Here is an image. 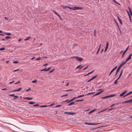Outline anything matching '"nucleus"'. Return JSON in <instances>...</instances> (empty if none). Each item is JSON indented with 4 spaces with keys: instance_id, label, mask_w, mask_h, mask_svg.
<instances>
[{
    "instance_id": "37998d69",
    "label": "nucleus",
    "mask_w": 132,
    "mask_h": 132,
    "mask_svg": "<svg viewBox=\"0 0 132 132\" xmlns=\"http://www.w3.org/2000/svg\"><path fill=\"white\" fill-rule=\"evenodd\" d=\"M104 91V90H103L102 91L101 89H100V94L102 92H103Z\"/></svg>"
},
{
    "instance_id": "aec40b11",
    "label": "nucleus",
    "mask_w": 132,
    "mask_h": 132,
    "mask_svg": "<svg viewBox=\"0 0 132 132\" xmlns=\"http://www.w3.org/2000/svg\"><path fill=\"white\" fill-rule=\"evenodd\" d=\"M119 79L118 78L116 80H115L114 82V84H117L118 83V80Z\"/></svg>"
},
{
    "instance_id": "39448f33",
    "label": "nucleus",
    "mask_w": 132,
    "mask_h": 132,
    "mask_svg": "<svg viewBox=\"0 0 132 132\" xmlns=\"http://www.w3.org/2000/svg\"><path fill=\"white\" fill-rule=\"evenodd\" d=\"M132 55V54H130V55H129L128 57L126 59V62H127V61H128L129 60H130L131 59V55Z\"/></svg>"
},
{
    "instance_id": "b1692460",
    "label": "nucleus",
    "mask_w": 132,
    "mask_h": 132,
    "mask_svg": "<svg viewBox=\"0 0 132 132\" xmlns=\"http://www.w3.org/2000/svg\"><path fill=\"white\" fill-rule=\"evenodd\" d=\"M84 95H80L76 97L77 98H78L80 97H84Z\"/></svg>"
},
{
    "instance_id": "5701e85b",
    "label": "nucleus",
    "mask_w": 132,
    "mask_h": 132,
    "mask_svg": "<svg viewBox=\"0 0 132 132\" xmlns=\"http://www.w3.org/2000/svg\"><path fill=\"white\" fill-rule=\"evenodd\" d=\"M47 68H45L44 69H43L42 70H40V71H47Z\"/></svg>"
},
{
    "instance_id": "72a5a7b5",
    "label": "nucleus",
    "mask_w": 132,
    "mask_h": 132,
    "mask_svg": "<svg viewBox=\"0 0 132 132\" xmlns=\"http://www.w3.org/2000/svg\"><path fill=\"white\" fill-rule=\"evenodd\" d=\"M11 38V37H10L9 36H7L5 38L6 39H8L9 38Z\"/></svg>"
},
{
    "instance_id": "e433bc0d",
    "label": "nucleus",
    "mask_w": 132,
    "mask_h": 132,
    "mask_svg": "<svg viewBox=\"0 0 132 132\" xmlns=\"http://www.w3.org/2000/svg\"><path fill=\"white\" fill-rule=\"evenodd\" d=\"M21 88H20L18 89H16L17 91H19L21 90Z\"/></svg>"
},
{
    "instance_id": "1a4fd4ad",
    "label": "nucleus",
    "mask_w": 132,
    "mask_h": 132,
    "mask_svg": "<svg viewBox=\"0 0 132 132\" xmlns=\"http://www.w3.org/2000/svg\"><path fill=\"white\" fill-rule=\"evenodd\" d=\"M127 92L126 90H125V91L123 92L122 93H121L120 95V96H123Z\"/></svg>"
},
{
    "instance_id": "680f3d73",
    "label": "nucleus",
    "mask_w": 132,
    "mask_h": 132,
    "mask_svg": "<svg viewBox=\"0 0 132 132\" xmlns=\"http://www.w3.org/2000/svg\"><path fill=\"white\" fill-rule=\"evenodd\" d=\"M68 101V99H67V100H66L64 101H63L62 102H67Z\"/></svg>"
},
{
    "instance_id": "f704fd0d",
    "label": "nucleus",
    "mask_w": 132,
    "mask_h": 132,
    "mask_svg": "<svg viewBox=\"0 0 132 132\" xmlns=\"http://www.w3.org/2000/svg\"><path fill=\"white\" fill-rule=\"evenodd\" d=\"M6 35H11V33L9 32H7L5 34Z\"/></svg>"
},
{
    "instance_id": "09e8293b",
    "label": "nucleus",
    "mask_w": 132,
    "mask_h": 132,
    "mask_svg": "<svg viewBox=\"0 0 132 132\" xmlns=\"http://www.w3.org/2000/svg\"><path fill=\"white\" fill-rule=\"evenodd\" d=\"M61 106V105H56L55 106V107H56V108H57V107H60Z\"/></svg>"
},
{
    "instance_id": "c03bdc74",
    "label": "nucleus",
    "mask_w": 132,
    "mask_h": 132,
    "mask_svg": "<svg viewBox=\"0 0 132 132\" xmlns=\"http://www.w3.org/2000/svg\"><path fill=\"white\" fill-rule=\"evenodd\" d=\"M68 96V95L67 94H65V95H63L62 96H61V97H63L67 96Z\"/></svg>"
},
{
    "instance_id": "7c9ffc66",
    "label": "nucleus",
    "mask_w": 132,
    "mask_h": 132,
    "mask_svg": "<svg viewBox=\"0 0 132 132\" xmlns=\"http://www.w3.org/2000/svg\"><path fill=\"white\" fill-rule=\"evenodd\" d=\"M31 38V37L30 36L28 37L27 38H26L24 39V40L26 41L28 40L30 38Z\"/></svg>"
},
{
    "instance_id": "a878e982",
    "label": "nucleus",
    "mask_w": 132,
    "mask_h": 132,
    "mask_svg": "<svg viewBox=\"0 0 132 132\" xmlns=\"http://www.w3.org/2000/svg\"><path fill=\"white\" fill-rule=\"evenodd\" d=\"M53 11L58 16L60 17V15L58 14L57 13H56L55 11L53 10Z\"/></svg>"
},
{
    "instance_id": "dca6fc26",
    "label": "nucleus",
    "mask_w": 132,
    "mask_h": 132,
    "mask_svg": "<svg viewBox=\"0 0 132 132\" xmlns=\"http://www.w3.org/2000/svg\"><path fill=\"white\" fill-rule=\"evenodd\" d=\"M131 93H132V91L130 92L129 93H128L127 94H126L123 97H126V96H127L129 95V94H131Z\"/></svg>"
},
{
    "instance_id": "c9c22d12",
    "label": "nucleus",
    "mask_w": 132,
    "mask_h": 132,
    "mask_svg": "<svg viewBox=\"0 0 132 132\" xmlns=\"http://www.w3.org/2000/svg\"><path fill=\"white\" fill-rule=\"evenodd\" d=\"M37 81V80H32V83H36Z\"/></svg>"
},
{
    "instance_id": "a211bd4d",
    "label": "nucleus",
    "mask_w": 132,
    "mask_h": 132,
    "mask_svg": "<svg viewBox=\"0 0 132 132\" xmlns=\"http://www.w3.org/2000/svg\"><path fill=\"white\" fill-rule=\"evenodd\" d=\"M127 13L128 14V16H129V19H130V21H131V17L130 16V14H129V12H128V11L127 10Z\"/></svg>"
},
{
    "instance_id": "49530a36",
    "label": "nucleus",
    "mask_w": 132,
    "mask_h": 132,
    "mask_svg": "<svg viewBox=\"0 0 132 132\" xmlns=\"http://www.w3.org/2000/svg\"><path fill=\"white\" fill-rule=\"evenodd\" d=\"M33 106H39V105L38 104H36L34 105H33Z\"/></svg>"
},
{
    "instance_id": "7ed1b4c3",
    "label": "nucleus",
    "mask_w": 132,
    "mask_h": 132,
    "mask_svg": "<svg viewBox=\"0 0 132 132\" xmlns=\"http://www.w3.org/2000/svg\"><path fill=\"white\" fill-rule=\"evenodd\" d=\"M115 96V94H111L110 95L104 97H102V98H106L109 97H112Z\"/></svg>"
},
{
    "instance_id": "473e14b6",
    "label": "nucleus",
    "mask_w": 132,
    "mask_h": 132,
    "mask_svg": "<svg viewBox=\"0 0 132 132\" xmlns=\"http://www.w3.org/2000/svg\"><path fill=\"white\" fill-rule=\"evenodd\" d=\"M129 103V102H128V101H125L123 102H122V104L125 103Z\"/></svg>"
},
{
    "instance_id": "13d9d810",
    "label": "nucleus",
    "mask_w": 132,
    "mask_h": 132,
    "mask_svg": "<svg viewBox=\"0 0 132 132\" xmlns=\"http://www.w3.org/2000/svg\"><path fill=\"white\" fill-rule=\"evenodd\" d=\"M105 126H100V127H99V128H100V129H101V128H102V127H105Z\"/></svg>"
},
{
    "instance_id": "ea45409f",
    "label": "nucleus",
    "mask_w": 132,
    "mask_h": 132,
    "mask_svg": "<svg viewBox=\"0 0 132 132\" xmlns=\"http://www.w3.org/2000/svg\"><path fill=\"white\" fill-rule=\"evenodd\" d=\"M113 1L115 3H116L117 4H118L119 5H120V4H119V3H118L115 0H113Z\"/></svg>"
},
{
    "instance_id": "864d4df0",
    "label": "nucleus",
    "mask_w": 132,
    "mask_h": 132,
    "mask_svg": "<svg viewBox=\"0 0 132 132\" xmlns=\"http://www.w3.org/2000/svg\"><path fill=\"white\" fill-rule=\"evenodd\" d=\"M122 74H121V73H120L119 75V76L118 78L119 79L120 78V77L121 76Z\"/></svg>"
},
{
    "instance_id": "4468645a",
    "label": "nucleus",
    "mask_w": 132,
    "mask_h": 132,
    "mask_svg": "<svg viewBox=\"0 0 132 132\" xmlns=\"http://www.w3.org/2000/svg\"><path fill=\"white\" fill-rule=\"evenodd\" d=\"M77 98L76 97H75L73 98L72 99L70 100L68 102H67V103H69L72 101H73L75 99Z\"/></svg>"
},
{
    "instance_id": "69168bd1",
    "label": "nucleus",
    "mask_w": 132,
    "mask_h": 132,
    "mask_svg": "<svg viewBox=\"0 0 132 132\" xmlns=\"http://www.w3.org/2000/svg\"><path fill=\"white\" fill-rule=\"evenodd\" d=\"M48 64L47 63H46L45 64H44L43 66H45V67H46V66Z\"/></svg>"
},
{
    "instance_id": "0eeeda50",
    "label": "nucleus",
    "mask_w": 132,
    "mask_h": 132,
    "mask_svg": "<svg viewBox=\"0 0 132 132\" xmlns=\"http://www.w3.org/2000/svg\"><path fill=\"white\" fill-rule=\"evenodd\" d=\"M109 44V42H107L106 43V47L105 48V51H104L105 52L107 50L108 48Z\"/></svg>"
},
{
    "instance_id": "338daca9",
    "label": "nucleus",
    "mask_w": 132,
    "mask_h": 132,
    "mask_svg": "<svg viewBox=\"0 0 132 132\" xmlns=\"http://www.w3.org/2000/svg\"><path fill=\"white\" fill-rule=\"evenodd\" d=\"M20 82L19 81H18V82L15 83V84L16 85V84H18V83H19Z\"/></svg>"
},
{
    "instance_id": "412c9836",
    "label": "nucleus",
    "mask_w": 132,
    "mask_h": 132,
    "mask_svg": "<svg viewBox=\"0 0 132 132\" xmlns=\"http://www.w3.org/2000/svg\"><path fill=\"white\" fill-rule=\"evenodd\" d=\"M25 99H27L28 100H30L32 99V97L30 98L29 97H27L25 98Z\"/></svg>"
},
{
    "instance_id": "2eb2a0df",
    "label": "nucleus",
    "mask_w": 132,
    "mask_h": 132,
    "mask_svg": "<svg viewBox=\"0 0 132 132\" xmlns=\"http://www.w3.org/2000/svg\"><path fill=\"white\" fill-rule=\"evenodd\" d=\"M121 68V67H118V68L117 69L116 71V74H115V75H116L117 73H118V71H119V70L120 68Z\"/></svg>"
},
{
    "instance_id": "f3484780",
    "label": "nucleus",
    "mask_w": 132,
    "mask_h": 132,
    "mask_svg": "<svg viewBox=\"0 0 132 132\" xmlns=\"http://www.w3.org/2000/svg\"><path fill=\"white\" fill-rule=\"evenodd\" d=\"M118 19L120 23V24H121V25H122V21L120 19V18L119 17H118Z\"/></svg>"
},
{
    "instance_id": "6ab92c4d",
    "label": "nucleus",
    "mask_w": 132,
    "mask_h": 132,
    "mask_svg": "<svg viewBox=\"0 0 132 132\" xmlns=\"http://www.w3.org/2000/svg\"><path fill=\"white\" fill-rule=\"evenodd\" d=\"M94 71V70H93L92 71L88 73L87 74L85 75L84 76H88L89 75V74H91V73H92V72H93Z\"/></svg>"
},
{
    "instance_id": "423d86ee",
    "label": "nucleus",
    "mask_w": 132,
    "mask_h": 132,
    "mask_svg": "<svg viewBox=\"0 0 132 132\" xmlns=\"http://www.w3.org/2000/svg\"><path fill=\"white\" fill-rule=\"evenodd\" d=\"M109 44V42H107L106 43V47L105 48V51H104L105 52L107 50L108 48Z\"/></svg>"
},
{
    "instance_id": "a18cd8bd",
    "label": "nucleus",
    "mask_w": 132,
    "mask_h": 132,
    "mask_svg": "<svg viewBox=\"0 0 132 132\" xmlns=\"http://www.w3.org/2000/svg\"><path fill=\"white\" fill-rule=\"evenodd\" d=\"M128 102H129V103H132V99H131L130 100H128Z\"/></svg>"
},
{
    "instance_id": "58836bf2",
    "label": "nucleus",
    "mask_w": 132,
    "mask_h": 132,
    "mask_svg": "<svg viewBox=\"0 0 132 132\" xmlns=\"http://www.w3.org/2000/svg\"><path fill=\"white\" fill-rule=\"evenodd\" d=\"M41 58L40 57H38L36 59V60L38 61L40 59H41Z\"/></svg>"
},
{
    "instance_id": "0e129e2a",
    "label": "nucleus",
    "mask_w": 132,
    "mask_h": 132,
    "mask_svg": "<svg viewBox=\"0 0 132 132\" xmlns=\"http://www.w3.org/2000/svg\"><path fill=\"white\" fill-rule=\"evenodd\" d=\"M10 96H14V94H10Z\"/></svg>"
},
{
    "instance_id": "774afa93",
    "label": "nucleus",
    "mask_w": 132,
    "mask_h": 132,
    "mask_svg": "<svg viewBox=\"0 0 132 132\" xmlns=\"http://www.w3.org/2000/svg\"><path fill=\"white\" fill-rule=\"evenodd\" d=\"M123 70H122L121 71L120 73L121 74H122L123 72Z\"/></svg>"
},
{
    "instance_id": "f03ea898",
    "label": "nucleus",
    "mask_w": 132,
    "mask_h": 132,
    "mask_svg": "<svg viewBox=\"0 0 132 132\" xmlns=\"http://www.w3.org/2000/svg\"><path fill=\"white\" fill-rule=\"evenodd\" d=\"M72 57L76 59L78 61H81L83 60L82 58L78 56H73Z\"/></svg>"
},
{
    "instance_id": "6e6d98bb",
    "label": "nucleus",
    "mask_w": 132,
    "mask_h": 132,
    "mask_svg": "<svg viewBox=\"0 0 132 132\" xmlns=\"http://www.w3.org/2000/svg\"><path fill=\"white\" fill-rule=\"evenodd\" d=\"M51 68V67H49L47 69V71H48Z\"/></svg>"
},
{
    "instance_id": "4c0bfd02",
    "label": "nucleus",
    "mask_w": 132,
    "mask_h": 132,
    "mask_svg": "<svg viewBox=\"0 0 132 132\" xmlns=\"http://www.w3.org/2000/svg\"><path fill=\"white\" fill-rule=\"evenodd\" d=\"M72 90H73L72 89H69L65 90V91H72Z\"/></svg>"
},
{
    "instance_id": "20e7f679",
    "label": "nucleus",
    "mask_w": 132,
    "mask_h": 132,
    "mask_svg": "<svg viewBox=\"0 0 132 132\" xmlns=\"http://www.w3.org/2000/svg\"><path fill=\"white\" fill-rule=\"evenodd\" d=\"M64 113H65L69 114L71 115H74V114H75V113L74 112H64Z\"/></svg>"
},
{
    "instance_id": "2f4dec72",
    "label": "nucleus",
    "mask_w": 132,
    "mask_h": 132,
    "mask_svg": "<svg viewBox=\"0 0 132 132\" xmlns=\"http://www.w3.org/2000/svg\"><path fill=\"white\" fill-rule=\"evenodd\" d=\"M114 70L113 69L111 70V72H110L109 74V76H110V75L111 74V73L113 72V71H114Z\"/></svg>"
},
{
    "instance_id": "de8ad7c7",
    "label": "nucleus",
    "mask_w": 132,
    "mask_h": 132,
    "mask_svg": "<svg viewBox=\"0 0 132 132\" xmlns=\"http://www.w3.org/2000/svg\"><path fill=\"white\" fill-rule=\"evenodd\" d=\"M18 61H14L13 62V63H18Z\"/></svg>"
},
{
    "instance_id": "cd10ccee",
    "label": "nucleus",
    "mask_w": 132,
    "mask_h": 132,
    "mask_svg": "<svg viewBox=\"0 0 132 132\" xmlns=\"http://www.w3.org/2000/svg\"><path fill=\"white\" fill-rule=\"evenodd\" d=\"M84 100L83 99H81V100H77L76 101V102H81L83 101Z\"/></svg>"
},
{
    "instance_id": "5fc2aeb1",
    "label": "nucleus",
    "mask_w": 132,
    "mask_h": 132,
    "mask_svg": "<svg viewBox=\"0 0 132 132\" xmlns=\"http://www.w3.org/2000/svg\"><path fill=\"white\" fill-rule=\"evenodd\" d=\"M88 67V66H87V67H85V68H84L83 69V70H85L87 68V67Z\"/></svg>"
},
{
    "instance_id": "a19ab883",
    "label": "nucleus",
    "mask_w": 132,
    "mask_h": 132,
    "mask_svg": "<svg viewBox=\"0 0 132 132\" xmlns=\"http://www.w3.org/2000/svg\"><path fill=\"white\" fill-rule=\"evenodd\" d=\"M107 109H104V110H103L102 111H100V113L101 112H102L104 111H105V110H107Z\"/></svg>"
},
{
    "instance_id": "4be33fe9",
    "label": "nucleus",
    "mask_w": 132,
    "mask_h": 132,
    "mask_svg": "<svg viewBox=\"0 0 132 132\" xmlns=\"http://www.w3.org/2000/svg\"><path fill=\"white\" fill-rule=\"evenodd\" d=\"M48 106L47 105H42L40 106V107L41 108H46Z\"/></svg>"
},
{
    "instance_id": "c756f323",
    "label": "nucleus",
    "mask_w": 132,
    "mask_h": 132,
    "mask_svg": "<svg viewBox=\"0 0 132 132\" xmlns=\"http://www.w3.org/2000/svg\"><path fill=\"white\" fill-rule=\"evenodd\" d=\"M5 49V47H2L0 48V51H3Z\"/></svg>"
},
{
    "instance_id": "9d476101",
    "label": "nucleus",
    "mask_w": 132,
    "mask_h": 132,
    "mask_svg": "<svg viewBox=\"0 0 132 132\" xmlns=\"http://www.w3.org/2000/svg\"><path fill=\"white\" fill-rule=\"evenodd\" d=\"M129 46H128L127 48L124 51V52L123 53V54L122 55V58L123 57L124 55L125 54L126 52L127 51L128 49V48Z\"/></svg>"
},
{
    "instance_id": "3c124183",
    "label": "nucleus",
    "mask_w": 132,
    "mask_h": 132,
    "mask_svg": "<svg viewBox=\"0 0 132 132\" xmlns=\"http://www.w3.org/2000/svg\"><path fill=\"white\" fill-rule=\"evenodd\" d=\"M54 69H53L52 70L50 71L49 73H50L52 72H53L54 71Z\"/></svg>"
},
{
    "instance_id": "f257e3e1",
    "label": "nucleus",
    "mask_w": 132,
    "mask_h": 132,
    "mask_svg": "<svg viewBox=\"0 0 132 132\" xmlns=\"http://www.w3.org/2000/svg\"><path fill=\"white\" fill-rule=\"evenodd\" d=\"M67 7L70 9L73 10H81L82 9V7Z\"/></svg>"
},
{
    "instance_id": "052dcab7",
    "label": "nucleus",
    "mask_w": 132,
    "mask_h": 132,
    "mask_svg": "<svg viewBox=\"0 0 132 132\" xmlns=\"http://www.w3.org/2000/svg\"><path fill=\"white\" fill-rule=\"evenodd\" d=\"M14 82V81H12V82H9V84H11V83H12Z\"/></svg>"
},
{
    "instance_id": "393cba45",
    "label": "nucleus",
    "mask_w": 132,
    "mask_h": 132,
    "mask_svg": "<svg viewBox=\"0 0 132 132\" xmlns=\"http://www.w3.org/2000/svg\"><path fill=\"white\" fill-rule=\"evenodd\" d=\"M75 103V102H72L68 104V105L70 106V105H71L73 104H74Z\"/></svg>"
},
{
    "instance_id": "ddd939ff",
    "label": "nucleus",
    "mask_w": 132,
    "mask_h": 132,
    "mask_svg": "<svg viewBox=\"0 0 132 132\" xmlns=\"http://www.w3.org/2000/svg\"><path fill=\"white\" fill-rule=\"evenodd\" d=\"M97 76L96 75L94 77H92V78H91L90 79H89L88 81V82H89L90 81H91L93 79H94V78H95Z\"/></svg>"
},
{
    "instance_id": "603ef678",
    "label": "nucleus",
    "mask_w": 132,
    "mask_h": 132,
    "mask_svg": "<svg viewBox=\"0 0 132 132\" xmlns=\"http://www.w3.org/2000/svg\"><path fill=\"white\" fill-rule=\"evenodd\" d=\"M99 92H97V93H96V94H95L94 96H95V95H99Z\"/></svg>"
},
{
    "instance_id": "c85d7f7f",
    "label": "nucleus",
    "mask_w": 132,
    "mask_h": 132,
    "mask_svg": "<svg viewBox=\"0 0 132 132\" xmlns=\"http://www.w3.org/2000/svg\"><path fill=\"white\" fill-rule=\"evenodd\" d=\"M95 110V109H94L93 110H92L91 111L89 112V113H91L92 112H93Z\"/></svg>"
},
{
    "instance_id": "e2e57ef3",
    "label": "nucleus",
    "mask_w": 132,
    "mask_h": 132,
    "mask_svg": "<svg viewBox=\"0 0 132 132\" xmlns=\"http://www.w3.org/2000/svg\"><path fill=\"white\" fill-rule=\"evenodd\" d=\"M30 89H30V88H29L28 89H27V90H26V91L27 92H28V91H29V90H30Z\"/></svg>"
},
{
    "instance_id": "bb28decb",
    "label": "nucleus",
    "mask_w": 132,
    "mask_h": 132,
    "mask_svg": "<svg viewBox=\"0 0 132 132\" xmlns=\"http://www.w3.org/2000/svg\"><path fill=\"white\" fill-rule=\"evenodd\" d=\"M35 103V102H30L29 103V104H32Z\"/></svg>"
},
{
    "instance_id": "9b49d317",
    "label": "nucleus",
    "mask_w": 132,
    "mask_h": 132,
    "mask_svg": "<svg viewBox=\"0 0 132 132\" xmlns=\"http://www.w3.org/2000/svg\"><path fill=\"white\" fill-rule=\"evenodd\" d=\"M128 9H129V12L130 13V14L132 16V10H131V9L129 7H128Z\"/></svg>"
},
{
    "instance_id": "8fccbe9b",
    "label": "nucleus",
    "mask_w": 132,
    "mask_h": 132,
    "mask_svg": "<svg viewBox=\"0 0 132 132\" xmlns=\"http://www.w3.org/2000/svg\"><path fill=\"white\" fill-rule=\"evenodd\" d=\"M19 70V69H16V70H14L13 71H14V72H15V71H18Z\"/></svg>"
},
{
    "instance_id": "bf43d9fd",
    "label": "nucleus",
    "mask_w": 132,
    "mask_h": 132,
    "mask_svg": "<svg viewBox=\"0 0 132 132\" xmlns=\"http://www.w3.org/2000/svg\"><path fill=\"white\" fill-rule=\"evenodd\" d=\"M94 92H91V93H88V94H87L88 95H89V94H93V93H94Z\"/></svg>"
},
{
    "instance_id": "79ce46f5",
    "label": "nucleus",
    "mask_w": 132,
    "mask_h": 132,
    "mask_svg": "<svg viewBox=\"0 0 132 132\" xmlns=\"http://www.w3.org/2000/svg\"><path fill=\"white\" fill-rule=\"evenodd\" d=\"M81 66V65H78V66H77L76 68V69H77L78 68H79V67H80Z\"/></svg>"
},
{
    "instance_id": "6e6552de",
    "label": "nucleus",
    "mask_w": 132,
    "mask_h": 132,
    "mask_svg": "<svg viewBox=\"0 0 132 132\" xmlns=\"http://www.w3.org/2000/svg\"><path fill=\"white\" fill-rule=\"evenodd\" d=\"M127 62H126V61H123L120 65L119 67H120L121 68V67L123 65L125 64Z\"/></svg>"
},
{
    "instance_id": "4d7b16f0",
    "label": "nucleus",
    "mask_w": 132,
    "mask_h": 132,
    "mask_svg": "<svg viewBox=\"0 0 132 132\" xmlns=\"http://www.w3.org/2000/svg\"><path fill=\"white\" fill-rule=\"evenodd\" d=\"M117 68V66H116V67H115L113 69L114 70H115Z\"/></svg>"
},
{
    "instance_id": "f8f14e48",
    "label": "nucleus",
    "mask_w": 132,
    "mask_h": 132,
    "mask_svg": "<svg viewBox=\"0 0 132 132\" xmlns=\"http://www.w3.org/2000/svg\"><path fill=\"white\" fill-rule=\"evenodd\" d=\"M85 123L88 125H96L95 123H88L86 122H85Z\"/></svg>"
}]
</instances>
